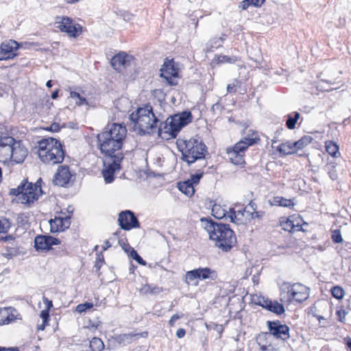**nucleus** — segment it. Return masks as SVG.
<instances>
[{
    "instance_id": "obj_1",
    "label": "nucleus",
    "mask_w": 351,
    "mask_h": 351,
    "mask_svg": "<svg viewBox=\"0 0 351 351\" xmlns=\"http://www.w3.org/2000/svg\"><path fill=\"white\" fill-rule=\"evenodd\" d=\"M127 130L121 123H112L105 130L97 134V143L101 153L108 157H114L117 153H122L121 149Z\"/></svg>"
},
{
    "instance_id": "obj_2",
    "label": "nucleus",
    "mask_w": 351,
    "mask_h": 351,
    "mask_svg": "<svg viewBox=\"0 0 351 351\" xmlns=\"http://www.w3.org/2000/svg\"><path fill=\"white\" fill-rule=\"evenodd\" d=\"M160 113L154 110L149 104L138 108L130 115V120L134 131L140 135L151 134L157 132L159 134L160 123L162 118Z\"/></svg>"
},
{
    "instance_id": "obj_3",
    "label": "nucleus",
    "mask_w": 351,
    "mask_h": 351,
    "mask_svg": "<svg viewBox=\"0 0 351 351\" xmlns=\"http://www.w3.org/2000/svg\"><path fill=\"white\" fill-rule=\"evenodd\" d=\"M202 226L215 245L224 252L230 251L237 243L236 236L229 226L217 223L212 219H202Z\"/></svg>"
},
{
    "instance_id": "obj_4",
    "label": "nucleus",
    "mask_w": 351,
    "mask_h": 351,
    "mask_svg": "<svg viewBox=\"0 0 351 351\" xmlns=\"http://www.w3.org/2000/svg\"><path fill=\"white\" fill-rule=\"evenodd\" d=\"M177 145L182 152V160L186 162L188 165L196 161L199 162L201 167H205L207 165L204 158L206 146L199 136H195L189 140L178 139Z\"/></svg>"
},
{
    "instance_id": "obj_5",
    "label": "nucleus",
    "mask_w": 351,
    "mask_h": 351,
    "mask_svg": "<svg viewBox=\"0 0 351 351\" xmlns=\"http://www.w3.org/2000/svg\"><path fill=\"white\" fill-rule=\"evenodd\" d=\"M38 154L43 162L49 165L61 163L64 152L59 141L53 138H43L38 142Z\"/></svg>"
},
{
    "instance_id": "obj_6",
    "label": "nucleus",
    "mask_w": 351,
    "mask_h": 351,
    "mask_svg": "<svg viewBox=\"0 0 351 351\" xmlns=\"http://www.w3.org/2000/svg\"><path fill=\"white\" fill-rule=\"evenodd\" d=\"M191 121L192 114L189 111L174 114L167 118L165 122H160L159 136L167 139L174 138L180 130Z\"/></svg>"
},
{
    "instance_id": "obj_7",
    "label": "nucleus",
    "mask_w": 351,
    "mask_h": 351,
    "mask_svg": "<svg viewBox=\"0 0 351 351\" xmlns=\"http://www.w3.org/2000/svg\"><path fill=\"white\" fill-rule=\"evenodd\" d=\"M191 121L192 114L189 111L174 114L167 118L165 122H160L159 136L167 139L174 138L180 130Z\"/></svg>"
},
{
    "instance_id": "obj_8",
    "label": "nucleus",
    "mask_w": 351,
    "mask_h": 351,
    "mask_svg": "<svg viewBox=\"0 0 351 351\" xmlns=\"http://www.w3.org/2000/svg\"><path fill=\"white\" fill-rule=\"evenodd\" d=\"M42 193L39 181L33 184L23 180L17 188L11 190V194L17 197L18 201L21 204H25L33 203Z\"/></svg>"
},
{
    "instance_id": "obj_9",
    "label": "nucleus",
    "mask_w": 351,
    "mask_h": 351,
    "mask_svg": "<svg viewBox=\"0 0 351 351\" xmlns=\"http://www.w3.org/2000/svg\"><path fill=\"white\" fill-rule=\"evenodd\" d=\"M249 132H251V130ZM247 135V137L243 138L233 147H228L226 149L228 159L235 165H243L245 163V152L249 146L255 144L256 141L259 140L258 134L252 131L251 137L249 136V134Z\"/></svg>"
},
{
    "instance_id": "obj_10",
    "label": "nucleus",
    "mask_w": 351,
    "mask_h": 351,
    "mask_svg": "<svg viewBox=\"0 0 351 351\" xmlns=\"http://www.w3.org/2000/svg\"><path fill=\"white\" fill-rule=\"evenodd\" d=\"M289 302L302 303L309 298V288L301 283H294L287 286Z\"/></svg>"
},
{
    "instance_id": "obj_11",
    "label": "nucleus",
    "mask_w": 351,
    "mask_h": 351,
    "mask_svg": "<svg viewBox=\"0 0 351 351\" xmlns=\"http://www.w3.org/2000/svg\"><path fill=\"white\" fill-rule=\"evenodd\" d=\"M108 158L110 161L104 162V165L106 166V163L108 165L102 170V174L105 182L111 183L114 179V173L120 169L119 163L123 160V153H117L114 157H108Z\"/></svg>"
},
{
    "instance_id": "obj_12",
    "label": "nucleus",
    "mask_w": 351,
    "mask_h": 351,
    "mask_svg": "<svg viewBox=\"0 0 351 351\" xmlns=\"http://www.w3.org/2000/svg\"><path fill=\"white\" fill-rule=\"evenodd\" d=\"M267 326L268 327L269 333L273 336L274 338L280 339L283 341H287L289 337V327L277 321H267Z\"/></svg>"
},
{
    "instance_id": "obj_13",
    "label": "nucleus",
    "mask_w": 351,
    "mask_h": 351,
    "mask_svg": "<svg viewBox=\"0 0 351 351\" xmlns=\"http://www.w3.org/2000/svg\"><path fill=\"white\" fill-rule=\"evenodd\" d=\"M178 65L173 60H167L160 69V77L165 78L169 85H176L175 80L178 75Z\"/></svg>"
},
{
    "instance_id": "obj_14",
    "label": "nucleus",
    "mask_w": 351,
    "mask_h": 351,
    "mask_svg": "<svg viewBox=\"0 0 351 351\" xmlns=\"http://www.w3.org/2000/svg\"><path fill=\"white\" fill-rule=\"evenodd\" d=\"M56 25L58 29L67 33L69 36L75 38L82 33V27L78 24L74 25L72 19L69 17H58Z\"/></svg>"
},
{
    "instance_id": "obj_15",
    "label": "nucleus",
    "mask_w": 351,
    "mask_h": 351,
    "mask_svg": "<svg viewBox=\"0 0 351 351\" xmlns=\"http://www.w3.org/2000/svg\"><path fill=\"white\" fill-rule=\"evenodd\" d=\"M119 224L125 230H130L134 228L139 227V222L134 214L130 210L122 211L119 215Z\"/></svg>"
},
{
    "instance_id": "obj_16",
    "label": "nucleus",
    "mask_w": 351,
    "mask_h": 351,
    "mask_svg": "<svg viewBox=\"0 0 351 351\" xmlns=\"http://www.w3.org/2000/svg\"><path fill=\"white\" fill-rule=\"evenodd\" d=\"M256 304L278 315L283 314L285 311L283 304L264 297L258 298Z\"/></svg>"
},
{
    "instance_id": "obj_17",
    "label": "nucleus",
    "mask_w": 351,
    "mask_h": 351,
    "mask_svg": "<svg viewBox=\"0 0 351 351\" xmlns=\"http://www.w3.org/2000/svg\"><path fill=\"white\" fill-rule=\"evenodd\" d=\"M59 243L58 239L51 236L38 235L34 239V247L36 250H49L52 245Z\"/></svg>"
},
{
    "instance_id": "obj_18",
    "label": "nucleus",
    "mask_w": 351,
    "mask_h": 351,
    "mask_svg": "<svg viewBox=\"0 0 351 351\" xmlns=\"http://www.w3.org/2000/svg\"><path fill=\"white\" fill-rule=\"evenodd\" d=\"M19 47V43L14 40L3 42L0 47V60H7L15 56L14 51Z\"/></svg>"
},
{
    "instance_id": "obj_19",
    "label": "nucleus",
    "mask_w": 351,
    "mask_h": 351,
    "mask_svg": "<svg viewBox=\"0 0 351 351\" xmlns=\"http://www.w3.org/2000/svg\"><path fill=\"white\" fill-rule=\"evenodd\" d=\"M71 178L69 167L60 166L54 176L53 182L56 185L64 186L70 182Z\"/></svg>"
},
{
    "instance_id": "obj_20",
    "label": "nucleus",
    "mask_w": 351,
    "mask_h": 351,
    "mask_svg": "<svg viewBox=\"0 0 351 351\" xmlns=\"http://www.w3.org/2000/svg\"><path fill=\"white\" fill-rule=\"evenodd\" d=\"M12 159L11 161H14L16 163H21L24 161L27 154V149L22 145L20 141H16L14 139V143H13L12 149Z\"/></svg>"
},
{
    "instance_id": "obj_21",
    "label": "nucleus",
    "mask_w": 351,
    "mask_h": 351,
    "mask_svg": "<svg viewBox=\"0 0 351 351\" xmlns=\"http://www.w3.org/2000/svg\"><path fill=\"white\" fill-rule=\"evenodd\" d=\"M213 215L217 219H222L223 217H228L231 222L237 223L236 212L230 208V214L227 215V210L219 204H214L211 210Z\"/></svg>"
},
{
    "instance_id": "obj_22",
    "label": "nucleus",
    "mask_w": 351,
    "mask_h": 351,
    "mask_svg": "<svg viewBox=\"0 0 351 351\" xmlns=\"http://www.w3.org/2000/svg\"><path fill=\"white\" fill-rule=\"evenodd\" d=\"M49 224L51 232H61L69 228L70 226V219L69 217H55V219L49 221Z\"/></svg>"
},
{
    "instance_id": "obj_23",
    "label": "nucleus",
    "mask_w": 351,
    "mask_h": 351,
    "mask_svg": "<svg viewBox=\"0 0 351 351\" xmlns=\"http://www.w3.org/2000/svg\"><path fill=\"white\" fill-rule=\"evenodd\" d=\"M5 141V145L0 147V162L4 163L11 161L12 149L13 143H14V138H8Z\"/></svg>"
},
{
    "instance_id": "obj_24",
    "label": "nucleus",
    "mask_w": 351,
    "mask_h": 351,
    "mask_svg": "<svg viewBox=\"0 0 351 351\" xmlns=\"http://www.w3.org/2000/svg\"><path fill=\"white\" fill-rule=\"evenodd\" d=\"M129 58L130 56H128L125 53H119L112 58V66L116 70L120 69L121 66L126 67L129 65Z\"/></svg>"
},
{
    "instance_id": "obj_25",
    "label": "nucleus",
    "mask_w": 351,
    "mask_h": 351,
    "mask_svg": "<svg viewBox=\"0 0 351 351\" xmlns=\"http://www.w3.org/2000/svg\"><path fill=\"white\" fill-rule=\"evenodd\" d=\"M15 310L12 307L0 308V325L8 324L14 319L12 312Z\"/></svg>"
},
{
    "instance_id": "obj_26",
    "label": "nucleus",
    "mask_w": 351,
    "mask_h": 351,
    "mask_svg": "<svg viewBox=\"0 0 351 351\" xmlns=\"http://www.w3.org/2000/svg\"><path fill=\"white\" fill-rule=\"evenodd\" d=\"M278 151L284 155L291 154L297 151L294 143L290 141L280 144L278 147Z\"/></svg>"
},
{
    "instance_id": "obj_27",
    "label": "nucleus",
    "mask_w": 351,
    "mask_h": 351,
    "mask_svg": "<svg viewBox=\"0 0 351 351\" xmlns=\"http://www.w3.org/2000/svg\"><path fill=\"white\" fill-rule=\"evenodd\" d=\"M179 190L188 196H191L195 193L193 184L187 180L178 184Z\"/></svg>"
},
{
    "instance_id": "obj_28",
    "label": "nucleus",
    "mask_w": 351,
    "mask_h": 351,
    "mask_svg": "<svg viewBox=\"0 0 351 351\" xmlns=\"http://www.w3.org/2000/svg\"><path fill=\"white\" fill-rule=\"evenodd\" d=\"M300 114L298 112H293L289 114L287 116L286 126L289 130H293L295 128L298 120L299 119Z\"/></svg>"
},
{
    "instance_id": "obj_29",
    "label": "nucleus",
    "mask_w": 351,
    "mask_h": 351,
    "mask_svg": "<svg viewBox=\"0 0 351 351\" xmlns=\"http://www.w3.org/2000/svg\"><path fill=\"white\" fill-rule=\"evenodd\" d=\"M199 269L201 273L202 280H215L217 278L216 271L209 267H199Z\"/></svg>"
},
{
    "instance_id": "obj_30",
    "label": "nucleus",
    "mask_w": 351,
    "mask_h": 351,
    "mask_svg": "<svg viewBox=\"0 0 351 351\" xmlns=\"http://www.w3.org/2000/svg\"><path fill=\"white\" fill-rule=\"evenodd\" d=\"M281 226L284 230L289 231V232H294L299 230L298 228V226L295 225V220L290 217L282 222Z\"/></svg>"
},
{
    "instance_id": "obj_31",
    "label": "nucleus",
    "mask_w": 351,
    "mask_h": 351,
    "mask_svg": "<svg viewBox=\"0 0 351 351\" xmlns=\"http://www.w3.org/2000/svg\"><path fill=\"white\" fill-rule=\"evenodd\" d=\"M271 204L288 208H291L294 206L291 199H285L282 197H274Z\"/></svg>"
},
{
    "instance_id": "obj_32",
    "label": "nucleus",
    "mask_w": 351,
    "mask_h": 351,
    "mask_svg": "<svg viewBox=\"0 0 351 351\" xmlns=\"http://www.w3.org/2000/svg\"><path fill=\"white\" fill-rule=\"evenodd\" d=\"M70 97L75 100V104L77 106L88 105V104L86 99L82 96L78 92L71 90Z\"/></svg>"
},
{
    "instance_id": "obj_33",
    "label": "nucleus",
    "mask_w": 351,
    "mask_h": 351,
    "mask_svg": "<svg viewBox=\"0 0 351 351\" xmlns=\"http://www.w3.org/2000/svg\"><path fill=\"white\" fill-rule=\"evenodd\" d=\"M313 141V138L310 136H304L300 140L294 142V145L297 150L302 149L306 145H309Z\"/></svg>"
},
{
    "instance_id": "obj_34",
    "label": "nucleus",
    "mask_w": 351,
    "mask_h": 351,
    "mask_svg": "<svg viewBox=\"0 0 351 351\" xmlns=\"http://www.w3.org/2000/svg\"><path fill=\"white\" fill-rule=\"evenodd\" d=\"M185 282L189 285L197 286L198 281L196 278V271L194 269L189 271L185 274Z\"/></svg>"
},
{
    "instance_id": "obj_35",
    "label": "nucleus",
    "mask_w": 351,
    "mask_h": 351,
    "mask_svg": "<svg viewBox=\"0 0 351 351\" xmlns=\"http://www.w3.org/2000/svg\"><path fill=\"white\" fill-rule=\"evenodd\" d=\"M90 348L92 351H101L104 348V344L101 339L94 337L90 341Z\"/></svg>"
},
{
    "instance_id": "obj_36",
    "label": "nucleus",
    "mask_w": 351,
    "mask_h": 351,
    "mask_svg": "<svg viewBox=\"0 0 351 351\" xmlns=\"http://www.w3.org/2000/svg\"><path fill=\"white\" fill-rule=\"evenodd\" d=\"M226 35L225 34H222L220 37L214 38L210 40V47L208 51H212L213 48H218L222 46L224 40H226Z\"/></svg>"
},
{
    "instance_id": "obj_37",
    "label": "nucleus",
    "mask_w": 351,
    "mask_h": 351,
    "mask_svg": "<svg viewBox=\"0 0 351 351\" xmlns=\"http://www.w3.org/2000/svg\"><path fill=\"white\" fill-rule=\"evenodd\" d=\"M141 291L143 293L157 294L162 291V289L157 286L147 284L142 287Z\"/></svg>"
},
{
    "instance_id": "obj_38",
    "label": "nucleus",
    "mask_w": 351,
    "mask_h": 351,
    "mask_svg": "<svg viewBox=\"0 0 351 351\" xmlns=\"http://www.w3.org/2000/svg\"><path fill=\"white\" fill-rule=\"evenodd\" d=\"M326 152L333 157L337 156L339 151V147L336 143L332 141H328L326 143Z\"/></svg>"
},
{
    "instance_id": "obj_39",
    "label": "nucleus",
    "mask_w": 351,
    "mask_h": 351,
    "mask_svg": "<svg viewBox=\"0 0 351 351\" xmlns=\"http://www.w3.org/2000/svg\"><path fill=\"white\" fill-rule=\"evenodd\" d=\"M219 63H234L238 60L237 56H228L225 55H221L217 58Z\"/></svg>"
},
{
    "instance_id": "obj_40",
    "label": "nucleus",
    "mask_w": 351,
    "mask_h": 351,
    "mask_svg": "<svg viewBox=\"0 0 351 351\" xmlns=\"http://www.w3.org/2000/svg\"><path fill=\"white\" fill-rule=\"evenodd\" d=\"M331 293L334 298L340 300L343 298L345 292L341 287L336 286L332 288Z\"/></svg>"
},
{
    "instance_id": "obj_41",
    "label": "nucleus",
    "mask_w": 351,
    "mask_h": 351,
    "mask_svg": "<svg viewBox=\"0 0 351 351\" xmlns=\"http://www.w3.org/2000/svg\"><path fill=\"white\" fill-rule=\"evenodd\" d=\"M93 307V304L92 302H85L83 304H78L75 311L79 313H85L87 310L90 309Z\"/></svg>"
},
{
    "instance_id": "obj_42",
    "label": "nucleus",
    "mask_w": 351,
    "mask_h": 351,
    "mask_svg": "<svg viewBox=\"0 0 351 351\" xmlns=\"http://www.w3.org/2000/svg\"><path fill=\"white\" fill-rule=\"evenodd\" d=\"M204 171L201 169H197L195 173L191 174V179L189 180L194 185L199 182V180L202 177Z\"/></svg>"
},
{
    "instance_id": "obj_43",
    "label": "nucleus",
    "mask_w": 351,
    "mask_h": 351,
    "mask_svg": "<svg viewBox=\"0 0 351 351\" xmlns=\"http://www.w3.org/2000/svg\"><path fill=\"white\" fill-rule=\"evenodd\" d=\"M10 222L7 219H0V233H5L10 228Z\"/></svg>"
},
{
    "instance_id": "obj_44",
    "label": "nucleus",
    "mask_w": 351,
    "mask_h": 351,
    "mask_svg": "<svg viewBox=\"0 0 351 351\" xmlns=\"http://www.w3.org/2000/svg\"><path fill=\"white\" fill-rule=\"evenodd\" d=\"M331 239L335 243L343 242V238L340 230L336 229L332 232Z\"/></svg>"
},
{
    "instance_id": "obj_45",
    "label": "nucleus",
    "mask_w": 351,
    "mask_h": 351,
    "mask_svg": "<svg viewBox=\"0 0 351 351\" xmlns=\"http://www.w3.org/2000/svg\"><path fill=\"white\" fill-rule=\"evenodd\" d=\"M130 256L135 260L137 263H138L141 265H145L146 262L139 256V254L137 253V252L132 249Z\"/></svg>"
},
{
    "instance_id": "obj_46",
    "label": "nucleus",
    "mask_w": 351,
    "mask_h": 351,
    "mask_svg": "<svg viewBox=\"0 0 351 351\" xmlns=\"http://www.w3.org/2000/svg\"><path fill=\"white\" fill-rule=\"evenodd\" d=\"M6 250L10 252V255L16 256L19 254V250L14 245V242H12L10 245H7Z\"/></svg>"
},
{
    "instance_id": "obj_47",
    "label": "nucleus",
    "mask_w": 351,
    "mask_h": 351,
    "mask_svg": "<svg viewBox=\"0 0 351 351\" xmlns=\"http://www.w3.org/2000/svg\"><path fill=\"white\" fill-rule=\"evenodd\" d=\"M249 216H250L251 219H261L264 215L263 211H252L250 213H247Z\"/></svg>"
},
{
    "instance_id": "obj_48",
    "label": "nucleus",
    "mask_w": 351,
    "mask_h": 351,
    "mask_svg": "<svg viewBox=\"0 0 351 351\" xmlns=\"http://www.w3.org/2000/svg\"><path fill=\"white\" fill-rule=\"evenodd\" d=\"M328 175L332 180L337 179V174L336 173L335 167L332 165L328 167Z\"/></svg>"
},
{
    "instance_id": "obj_49",
    "label": "nucleus",
    "mask_w": 351,
    "mask_h": 351,
    "mask_svg": "<svg viewBox=\"0 0 351 351\" xmlns=\"http://www.w3.org/2000/svg\"><path fill=\"white\" fill-rule=\"evenodd\" d=\"M256 203L251 201L248 204V205L244 208V211H245V213H250V212H252L250 210H252V211H256Z\"/></svg>"
},
{
    "instance_id": "obj_50",
    "label": "nucleus",
    "mask_w": 351,
    "mask_h": 351,
    "mask_svg": "<svg viewBox=\"0 0 351 351\" xmlns=\"http://www.w3.org/2000/svg\"><path fill=\"white\" fill-rule=\"evenodd\" d=\"M40 316L43 319V323L45 324L48 321L49 317V311L46 309L43 310L40 312Z\"/></svg>"
},
{
    "instance_id": "obj_51",
    "label": "nucleus",
    "mask_w": 351,
    "mask_h": 351,
    "mask_svg": "<svg viewBox=\"0 0 351 351\" xmlns=\"http://www.w3.org/2000/svg\"><path fill=\"white\" fill-rule=\"evenodd\" d=\"M8 138H14L12 136H10L8 135H6V134H0V147L5 145V139H8Z\"/></svg>"
},
{
    "instance_id": "obj_52",
    "label": "nucleus",
    "mask_w": 351,
    "mask_h": 351,
    "mask_svg": "<svg viewBox=\"0 0 351 351\" xmlns=\"http://www.w3.org/2000/svg\"><path fill=\"white\" fill-rule=\"evenodd\" d=\"M182 315H178V314H175V315H173L171 317V319H169V325L170 326H174V324H175V322H176L177 319H180V317H182Z\"/></svg>"
},
{
    "instance_id": "obj_53",
    "label": "nucleus",
    "mask_w": 351,
    "mask_h": 351,
    "mask_svg": "<svg viewBox=\"0 0 351 351\" xmlns=\"http://www.w3.org/2000/svg\"><path fill=\"white\" fill-rule=\"evenodd\" d=\"M139 336H140V334H134V333L125 334L123 335V339L128 341H132V339L134 337H139Z\"/></svg>"
},
{
    "instance_id": "obj_54",
    "label": "nucleus",
    "mask_w": 351,
    "mask_h": 351,
    "mask_svg": "<svg viewBox=\"0 0 351 351\" xmlns=\"http://www.w3.org/2000/svg\"><path fill=\"white\" fill-rule=\"evenodd\" d=\"M248 1L251 5H253L255 7L261 6L265 1V0H248Z\"/></svg>"
},
{
    "instance_id": "obj_55",
    "label": "nucleus",
    "mask_w": 351,
    "mask_h": 351,
    "mask_svg": "<svg viewBox=\"0 0 351 351\" xmlns=\"http://www.w3.org/2000/svg\"><path fill=\"white\" fill-rule=\"evenodd\" d=\"M43 300L44 304L46 305V307H47L46 310L49 311L50 308L53 306L52 301L49 300V299H47L45 297L43 298Z\"/></svg>"
},
{
    "instance_id": "obj_56",
    "label": "nucleus",
    "mask_w": 351,
    "mask_h": 351,
    "mask_svg": "<svg viewBox=\"0 0 351 351\" xmlns=\"http://www.w3.org/2000/svg\"><path fill=\"white\" fill-rule=\"evenodd\" d=\"M237 85L235 83H231L227 86V91L228 93H235L237 91Z\"/></svg>"
},
{
    "instance_id": "obj_57",
    "label": "nucleus",
    "mask_w": 351,
    "mask_h": 351,
    "mask_svg": "<svg viewBox=\"0 0 351 351\" xmlns=\"http://www.w3.org/2000/svg\"><path fill=\"white\" fill-rule=\"evenodd\" d=\"M185 334L186 330L184 328H179L176 332V336L179 339L184 337Z\"/></svg>"
},
{
    "instance_id": "obj_58",
    "label": "nucleus",
    "mask_w": 351,
    "mask_h": 351,
    "mask_svg": "<svg viewBox=\"0 0 351 351\" xmlns=\"http://www.w3.org/2000/svg\"><path fill=\"white\" fill-rule=\"evenodd\" d=\"M250 5L248 0H243L240 5L239 8H241L242 10H246Z\"/></svg>"
},
{
    "instance_id": "obj_59",
    "label": "nucleus",
    "mask_w": 351,
    "mask_h": 351,
    "mask_svg": "<svg viewBox=\"0 0 351 351\" xmlns=\"http://www.w3.org/2000/svg\"><path fill=\"white\" fill-rule=\"evenodd\" d=\"M60 130V127L58 123H53L50 126V130L52 132H58Z\"/></svg>"
},
{
    "instance_id": "obj_60",
    "label": "nucleus",
    "mask_w": 351,
    "mask_h": 351,
    "mask_svg": "<svg viewBox=\"0 0 351 351\" xmlns=\"http://www.w3.org/2000/svg\"><path fill=\"white\" fill-rule=\"evenodd\" d=\"M0 351H19V349L16 347H12V348H8L0 347Z\"/></svg>"
},
{
    "instance_id": "obj_61",
    "label": "nucleus",
    "mask_w": 351,
    "mask_h": 351,
    "mask_svg": "<svg viewBox=\"0 0 351 351\" xmlns=\"http://www.w3.org/2000/svg\"><path fill=\"white\" fill-rule=\"evenodd\" d=\"M290 218H292L293 219L295 220V225H298V228L299 229V230H301V226L300 224V222L301 219L300 218H298V217H294L293 216L290 217Z\"/></svg>"
},
{
    "instance_id": "obj_62",
    "label": "nucleus",
    "mask_w": 351,
    "mask_h": 351,
    "mask_svg": "<svg viewBox=\"0 0 351 351\" xmlns=\"http://www.w3.org/2000/svg\"><path fill=\"white\" fill-rule=\"evenodd\" d=\"M1 240L4 241H13L14 238L11 235H8V236L1 237Z\"/></svg>"
},
{
    "instance_id": "obj_63",
    "label": "nucleus",
    "mask_w": 351,
    "mask_h": 351,
    "mask_svg": "<svg viewBox=\"0 0 351 351\" xmlns=\"http://www.w3.org/2000/svg\"><path fill=\"white\" fill-rule=\"evenodd\" d=\"M194 270H195V271H196L197 281L199 282V280H202L201 273L199 272V268H197V269H195Z\"/></svg>"
},
{
    "instance_id": "obj_64",
    "label": "nucleus",
    "mask_w": 351,
    "mask_h": 351,
    "mask_svg": "<svg viewBox=\"0 0 351 351\" xmlns=\"http://www.w3.org/2000/svg\"><path fill=\"white\" fill-rule=\"evenodd\" d=\"M345 341H346V343L347 346L351 350V338H350V337L346 338Z\"/></svg>"
}]
</instances>
